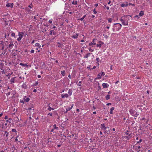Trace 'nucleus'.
<instances>
[{"label":"nucleus","instance_id":"nucleus-1","mask_svg":"<svg viewBox=\"0 0 152 152\" xmlns=\"http://www.w3.org/2000/svg\"><path fill=\"white\" fill-rule=\"evenodd\" d=\"M131 17L129 15H126L121 17L120 20L122 24L124 26L128 25V21L129 20V17Z\"/></svg>","mask_w":152,"mask_h":152},{"label":"nucleus","instance_id":"nucleus-2","mask_svg":"<svg viewBox=\"0 0 152 152\" xmlns=\"http://www.w3.org/2000/svg\"><path fill=\"white\" fill-rule=\"evenodd\" d=\"M113 27V31H118L121 28L122 25L119 23H115L114 24Z\"/></svg>","mask_w":152,"mask_h":152},{"label":"nucleus","instance_id":"nucleus-3","mask_svg":"<svg viewBox=\"0 0 152 152\" xmlns=\"http://www.w3.org/2000/svg\"><path fill=\"white\" fill-rule=\"evenodd\" d=\"M104 75L105 73L103 72L99 73L97 75V79H100L101 78V77L104 76Z\"/></svg>","mask_w":152,"mask_h":152},{"label":"nucleus","instance_id":"nucleus-4","mask_svg":"<svg viewBox=\"0 0 152 152\" xmlns=\"http://www.w3.org/2000/svg\"><path fill=\"white\" fill-rule=\"evenodd\" d=\"M97 39H93L92 40V42H91V43H90L89 44V45L90 46H91L92 45H95L96 44V41Z\"/></svg>","mask_w":152,"mask_h":152},{"label":"nucleus","instance_id":"nucleus-5","mask_svg":"<svg viewBox=\"0 0 152 152\" xmlns=\"http://www.w3.org/2000/svg\"><path fill=\"white\" fill-rule=\"evenodd\" d=\"M57 32L56 31H55L53 30L50 31V35H55L56 34Z\"/></svg>","mask_w":152,"mask_h":152},{"label":"nucleus","instance_id":"nucleus-6","mask_svg":"<svg viewBox=\"0 0 152 152\" xmlns=\"http://www.w3.org/2000/svg\"><path fill=\"white\" fill-rule=\"evenodd\" d=\"M14 46V44L12 42H11L10 44L8 45L7 48H11Z\"/></svg>","mask_w":152,"mask_h":152},{"label":"nucleus","instance_id":"nucleus-7","mask_svg":"<svg viewBox=\"0 0 152 152\" xmlns=\"http://www.w3.org/2000/svg\"><path fill=\"white\" fill-rule=\"evenodd\" d=\"M103 87L104 88H108L109 86V85L107 83H103L102 84Z\"/></svg>","mask_w":152,"mask_h":152},{"label":"nucleus","instance_id":"nucleus-8","mask_svg":"<svg viewBox=\"0 0 152 152\" xmlns=\"http://www.w3.org/2000/svg\"><path fill=\"white\" fill-rule=\"evenodd\" d=\"M69 95L67 94H62L61 95V97L62 98H64L65 97L68 98L69 97Z\"/></svg>","mask_w":152,"mask_h":152},{"label":"nucleus","instance_id":"nucleus-9","mask_svg":"<svg viewBox=\"0 0 152 152\" xmlns=\"http://www.w3.org/2000/svg\"><path fill=\"white\" fill-rule=\"evenodd\" d=\"M6 7H10L11 8H12V7H13V4L12 3L11 4L10 3H8L6 4Z\"/></svg>","mask_w":152,"mask_h":152},{"label":"nucleus","instance_id":"nucleus-10","mask_svg":"<svg viewBox=\"0 0 152 152\" xmlns=\"http://www.w3.org/2000/svg\"><path fill=\"white\" fill-rule=\"evenodd\" d=\"M79 35L78 34H76L74 35L73 36H71L72 38L74 39H77V38L78 37Z\"/></svg>","mask_w":152,"mask_h":152},{"label":"nucleus","instance_id":"nucleus-11","mask_svg":"<svg viewBox=\"0 0 152 152\" xmlns=\"http://www.w3.org/2000/svg\"><path fill=\"white\" fill-rule=\"evenodd\" d=\"M101 125L102 127V128L103 129L105 130H106L107 128H109L108 127H105L104 124H101Z\"/></svg>","mask_w":152,"mask_h":152},{"label":"nucleus","instance_id":"nucleus-12","mask_svg":"<svg viewBox=\"0 0 152 152\" xmlns=\"http://www.w3.org/2000/svg\"><path fill=\"white\" fill-rule=\"evenodd\" d=\"M72 89H69L68 92V94L69 95V96H71L72 95Z\"/></svg>","mask_w":152,"mask_h":152},{"label":"nucleus","instance_id":"nucleus-13","mask_svg":"<svg viewBox=\"0 0 152 152\" xmlns=\"http://www.w3.org/2000/svg\"><path fill=\"white\" fill-rule=\"evenodd\" d=\"M24 100L26 102H28L29 101L30 99L28 97H25L24 99Z\"/></svg>","mask_w":152,"mask_h":152},{"label":"nucleus","instance_id":"nucleus-14","mask_svg":"<svg viewBox=\"0 0 152 152\" xmlns=\"http://www.w3.org/2000/svg\"><path fill=\"white\" fill-rule=\"evenodd\" d=\"M91 54H92V53H88L86 55L84 58H88L89 56H90Z\"/></svg>","mask_w":152,"mask_h":152},{"label":"nucleus","instance_id":"nucleus-15","mask_svg":"<svg viewBox=\"0 0 152 152\" xmlns=\"http://www.w3.org/2000/svg\"><path fill=\"white\" fill-rule=\"evenodd\" d=\"M15 78V77H12L11 78V80H10V83L11 84H12L14 83V79Z\"/></svg>","mask_w":152,"mask_h":152},{"label":"nucleus","instance_id":"nucleus-16","mask_svg":"<svg viewBox=\"0 0 152 152\" xmlns=\"http://www.w3.org/2000/svg\"><path fill=\"white\" fill-rule=\"evenodd\" d=\"M144 14L143 11H141L139 13V15L141 17L144 15Z\"/></svg>","mask_w":152,"mask_h":152},{"label":"nucleus","instance_id":"nucleus-17","mask_svg":"<svg viewBox=\"0 0 152 152\" xmlns=\"http://www.w3.org/2000/svg\"><path fill=\"white\" fill-rule=\"evenodd\" d=\"M21 87L24 89H26L27 88V86L26 83H23L22 86Z\"/></svg>","mask_w":152,"mask_h":152},{"label":"nucleus","instance_id":"nucleus-18","mask_svg":"<svg viewBox=\"0 0 152 152\" xmlns=\"http://www.w3.org/2000/svg\"><path fill=\"white\" fill-rule=\"evenodd\" d=\"M110 95L109 94L105 96V99L107 100H108L110 99Z\"/></svg>","mask_w":152,"mask_h":152},{"label":"nucleus","instance_id":"nucleus-19","mask_svg":"<svg viewBox=\"0 0 152 152\" xmlns=\"http://www.w3.org/2000/svg\"><path fill=\"white\" fill-rule=\"evenodd\" d=\"M73 106V104H72L71 105V107H69L68 108H66V110L67 111L70 110H71Z\"/></svg>","mask_w":152,"mask_h":152},{"label":"nucleus","instance_id":"nucleus-20","mask_svg":"<svg viewBox=\"0 0 152 152\" xmlns=\"http://www.w3.org/2000/svg\"><path fill=\"white\" fill-rule=\"evenodd\" d=\"M86 16V15H84L82 18H80V19H78V20H83L85 18Z\"/></svg>","mask_w":152,"mask_h":152},{"label":"nucleus","instance_id":"nucleus-21","mask_svg":"<svg viewBox=\"0 0 152 152\" xmlns=\"http://www.w3.org/2000/svg\"><path fill=\"white\" fill-rule=\"evenodd\" d=\"M20 65L23 66H26L27 67L28 66V65H27V64H23L22 63H20Z\"/></svg>","mask_w":152,"mask_h":152},{"label":"nucleus","instance_id":"nucleus-22","mask_svg":"<svg viewBox=\"0 0 152 152\" xmlns=\"http://www.w3.org/2000/svg\"><path fill=\"white\" fill-rule=\"evenodd\" d=\"M35 46L39 48H40L41 47V45L38 43H36L35 44Z\"/></svg>","mask_w":152,"mask_h":152},{"label":"nucleus","instance_id":"nucleus-23","mask_svg":"<svg viewBox=\"0 0 152 152\" xmlns=\"http://www.w3.org/2000/svg\"><path fill=\"white\" fill-rule=\"evenodd\" d=\"M12 32L11 35L12 36L14 37L15 38H16L17 37V36H15V34L13 32Z\"/></svg>","mask_w":152,"mask_h":152},{"label":"nucleus","instance_id":"nucleus-24","mask_svg":"<svg viewBox=\"0 0 152 152\" xmlns=\"http://www.w3.org/2000/svg\"><path fill=\"white\" fill-rule=\"evenodd\" d=\"M65 70H64L63 71H61V75L63 76H64L65 75Z\"/></svg>","mask_w":152,"mask_h":152},{"label":"nucleus","instance_id":"nucleus-25","mask_svg":"<svg viewBox=\"0 0 152 152\" xmlns=\"http://www.w3.org/2000/svg\"><path fill=\"white\" fill-rule=\"evenodd\" d=\"M131 137L132 135L131 134H129L128 136L126 137V139L127 140H129L130 138Z\"/></svg>","mask_w":152,"mask_h":152},{"label":"nucleus","instance_id":"nucleus-26","mask_svg":"<svg viewBox=\"0 0 152 152\" xmlns=\"http://www.w3.org/2000/svg\"><path fill=\"white\" fill-rule=\"evenodd\" d=\"M18 36H19V37H20L21 38H22V37H23V36L22 34H21L20 32H19L18 33Z\"/></svg>","mask_w":152,"mask_h":152},{"label":"nucleus","instance_id":"nucleus-27","mask_svg":"<svg viewBox=\"0 0 152 152\" xmlns=\"http://www.w3.org/2000/svg\"><path fill=\"white\" fill-rule=\"evenodd\" d=\"M54 109V108H51L50 106H49V107H48V110L50 111H51L52 110H53Z\"/></svg>","mask_w":152,"mask_h":152},{"label":"nucleus","instance_id":"nucleus-28","mask_svg":"<svg viewBox=\"0 0 152 152\" xmlns=\"http://www.w3.org/2000/svg\"><path fill=\"white\" fill-rule=\"evenodd\" d=\"M127 5H126L124 4H121V6L122 7H124L126 6Z\"/></svg>","mask_w":152,"mask_h":152},{"label":"nucleus","instance_id":"nucleus-29","mask_svg":"<svg viewBox=\"0 0 152 152\" xmlns=\"http://www.w3.org/2000/svg\"><path fill=\"white\" fill-rule=\"evenodd\" d=\"M72 4H74V5H76V4H77V1H73L72 2Z\"/></svg>","mask_w":152,"mask_h":152},{"label":"nucleus","instance_id":"nucleus-30","mask_svg":"<svg viewBox=\"0 0 152 152\" xmlns=\"http://www.w3.org/2000/svg\"><path fill=\"white\" fill-rule=\"evenodd\" d=\"M5 134H6V136L7 137L9 133L7 132L6 131L5 132Z\"/></svg>","mask_w":152,"mask_h":152},{"label":"nucleus","instance_id":"nucleus-31","mask_svg":"<svg viewBox=\"0 0 152 152\" xmlns=\"http://www.w3.org/2000/svg\"><path fill=\"white\" fill-rule=\"evenodd\" d=\"M96 45L97 47H99L100 48L102 46V45L101 44H97Z\"/></svg>","mask_w":152,"mask_h":152},{"label":"nucleus","instance_id":"nucleus-32","mask_svg":"<svg viewBox=\"0 0 152 152\" xmlns=\"http://www.w3.org/2000/svg\"><path fill=\"white\" fill-rule=\"evenodd\" d=\"M11 118H10L8 119L6 121H7V122H8L10 123H11Z\"/></svg>","mask_w":152,"mask_h":152},{"label":"nucleus","instance_id":"nucleus-33","mask_svg":"<svg viewBox=\"0 0 152 152\" xmlns=\"http://www.w3.org/2000/svg\"><path fill=\"white\" fill-rule=\"evenodd\" d=\"M129 131L128 130H127L125 132V134L127 135H129L130 134H129Z\"/></svg>","mask_w":152,"mask_h":152},{"label":"nucleus","instance_id":"nucleus-34","mask_svg":"<svg viewBox=\"0 0 152 152\" xmlns=\"http://www.w3.org/2000/svg\"><path fill=\"white\" fill-rule=\"evenodd\" d=\"M7 19L5 18H1V20L4 21L5 22L6 21Z\"/></svg>","mask_w":152,"mask_h":152},{"label":"nucleus","instance_id":"nucleus-35","mask_svg":"<svg viewBox=\"0 0 152 152\" xmlns=\"http://www.w3.org/2000/svg\"><path fill=\"white\" fill-rule=\"evenodd\" d=\"M112 20V19L111 18L108 19V21L109 23H111Z\"/></svg>","mask_w":152,"mask_h":152},{"label":"nucleus","instance_id":"nucleus-36","mask_svg":"<svg viewBox=\"0 0 152 152\" xmlns=\"http://www.w3.org/2000/svg\"><path fill=\"white\" fill-rule=\"evenodd\" d=\"M53 127H54V129H58V127L56 126V124H54L53 125Z\"/></svg>","mask_w":152,"mask_h":152},{"label":"nucleus","instance_id":"nucleus-37","mask_svg":"<svg viewBox=\"0 0 152 152\" xmlns=\"http://www.w3.org/2000/svg\"><path fill=\"white\" fill-rule=\"evenodd\" d=\"M12 132H17L16 130L15 129H12Z\"/></svg>","mask_w":152,"mask_h":152},{"label":"nucleus","instance_id":"nucleus-38","mask_svg":"<svg viewBox=\"0 0 152 152\" xmlns=\"http://www.w3.org/2000/svg\"><path fill=\"white\" fill-rule=\"evenodd\" d=\"M98 43L99 44H101L102 45L103 44H104L103 42L101 41H99Z\"/></svg>","mask_w":152,"mask_h":152},{"label":"nucleus","instance_id":"nucleus-39","mask_svg":"<svg viewBox=\"0 0 152 152\" xmlns=\"http://www.w3.org/2000/svg\"><path fill=\"white\" fill-rule=\"evenodd\" d=\"M81 83H82L81 81H80L79 82V84H78V85L79 86H81Z\"/></svg>","mask_w":152,"mask_h":152},{"label":"nucleus","instance_id":"nucleus-40","mask_svg":"<svg viewBox=\"0 0 152 152\" xmlns=\"http://www.w3.org/2000/svg\"><path fill=\"white\" fill-rule=\"evenodd\" d=\"M96 61H97V63H99V58H96Z\"/></svg>","mask_w":152,"mask_h":152},{"label":"nucleus","instance_id":"nucleus-41","mask_svg":"<svg viewBox=\"0 0 152 152\" xmlns=\"http://www.w3.org/2000/svg\"><path fill=\"white\" fill-rule=\"evenodd\" d=\"M135 114L134 115V116L135 117H137V116L139 115V114L136 112Z\"/></svg>","mask_w":152,"mask_h":152},{"label":"nucleus","instance_id":"nucleus-42","mask_svg":"<svg viewBox=\"0 0 152 152\" xmlns=\"http://www.w3.org/2000/svg\"><path fill=\"white\" fill-rule=\"evenodd\" d=\"M88 49H89V50L90 51H91V52H93V51H94V50H93V49H92L91 48H89Z\"/></svg>","mask_w":152,"mask_h":152},{"label":"nucleus","instance_id":"nucleus-43","mask_svg":"<svg viewBox=\"0 0 152 152\" xmlns=\"http://www.w3.org/2000/svg\"><path fill=\"white\" fill-rule=\"evenodd\" d=\"M8 14L7 13L6 14H4L3 13V15H2V17H4L5 16H7L8 15Z\"/></svg>","mask_w":152,"mask_h":152},{"label":"nucleus","instance_id":"nucleus-44","mask_svg":"<svg viewBox=\"0 0 152 152\" xmlns=\"http://www.w3.org/2000/svg\"><path fill=\"white\" fill-rule=\"evenodd\" d=\"M33 108H31V107H29V108H28V110H33Z\"/></svg>","mask_w":152,"mask_h":152},{"label":"nucleus","instance_id":"nucleus-45","mask_svg":"<svg viewBox=\"0 0 152 152\" xmlns=\"http://www.w3.org/2000/svg\"><path fill=\"white\" fill-rule=\"evenodd\" d=\"M93 12H94V14H96L97 13V12L96 11H95V9H94L93 10Z\"/></svg>","mask_w":152,"mask_h":152},{"label":"nucleus","instance_id":"nucleus-46","mask_svg":"<svg viewBox=\"0 0 152 152\" xmlns=\"http://www.w3.org/2000/svg\"><path fill=\"white\" fill-rule=\"evenodd\" d=\"M53 28H54L55 29V31H56V30H57V28H56V27L55 26H54L53 27Z\"/></svg>","mask_w":152,"mask_h":152},{"label":"nucleus","instance_id":"nucleus-47","mask_svg":"<svg viewBox=\"0 0 152 152\" xmlns=\"http://www.w3.org/2000/svg\"><path fill=\"white\" fill-rule=\"evenodd\" d=\"M21 39V38H20V37H19L18 38H17V40L18 41H20Z\"/></svg>","mask_w":152,"mask_h":152},{"label":"nucleus","instance_id":"nucleus-48","mask_svg":"<svg viewBox=\"0 0 152 152\" xmlns=\"http://www.w3.org/2000/svg\"><path fill=\"white\" fill-rule=\"evenodd\" d=\"M114 109V107H111L110 109V111H112Z\"/></svg>","mask_w":152,"mask_h":152},{"label":"nucleus","instance_id":"nucleus-49","mask_svg":"<svg viewBox=\"0 0 152 152\" xmlns=\"http://www.w3.org/2000/svg\"><path fill=\"white\" fill-rule=\"evenodd\" d=\"M38 84V82H36L35 83V84H34V85H35V86H37V85Z\"/></svg>","mask_w":152,"mask_h":152},{"label":"nucleus","instance_id":"nucleus-50","mask_svg":"<svg viewBox=\"0 0 152 152\" xmlns=\"http://www.w3.org/2000/svg\"><path fill=\"white\" fill-rule=\"evenodd\" d=\"M34 50H31V53H34Z\"/></svg>","mask_w":152,"mask_h":152},{"label":"nucleus","instance_id":"nucleus-51","mask_svg":"<svg viewBox=\"0 0 152 152\" xmlns=\"http://www.w3.org/2000/svg\"><path fill=\"white\" fill-rule=\"evenodd\" d=\"M142 140L141 139H140L139 140V141L137 142V143H140L142 141Z\"/></svg>","mask_w":152,"mask_h":152},{"label":"nucleus","instance_id":"nucleus-52","mask_svg":"<svg viewBox=\"0 0 152 152\" xmlns=\"http://www.w3.org/2000/svg\"><path fill=\"white\" fill-rule=\"evenodd\" d=\"M52 20H49V22L50 23H52Z\"/></svg>","mask_w":152,"mask_h":152},{"label":"nucleus","instance_id":"nucleus-53","mask_svg":"<svg viewBox=\"0 0 152 152\" xmlns=\"http://www.w3.org/2000/svg\"><path fill=\"white\" fill-rule=\"evenodd\" d=\"M8 118V116L7 115L5 116L4 117V119H7Z\"/></svg>","mask_w":152,"mask_h":152},{"label":"nucleus","instance_id":"nucleus-54","mask_svg":"<svg viewBox=\"0 0 152 152\" xmlns=\"http://www.w3.org/2000/svg\"><path fill=\"white\" fill-rule=\"evenodd\" d=\"M41 77V76L40 75H38V76H37V77L38 78H40Z\"/></svg>","mask_w":152,"mask_h":152},{"label":"nucleus","instance_id":"nucleus-55","mask_svg":"<svg viewBox=\"0 0 152 152\" xmlns=\"http://www.w3.org/2000/svg\"><path fill=\"white\" fill-rule=\"evenodd\" d=\"M96 68V66H94L91 69H95Z\"/></svg>","mask_w":152,"mask_h":152},{"label":"nucleus","instance_id":"nucleus-56","mask_svg":"<svg viewBox=\"0 0 152 152\" xmlns=\"http://www.w3.org/2000/svg\"><path fill=\"white\" fill-rule=\"evenodd\" d=\"M48 115H50V116H52V114L51 113H49L48 114Z\"/></svg>","mask_w":152,"mask_h":152},{"label":"nucleus","instance_id":"nucleus-57","mask_svg":"<svg viewBox=\"0 0 152 152\" xmlns=\"http://www.w3.org/2000/svg\"><path fill=\"white\" fill-rule=\"evenodd\" d=\"M119 82V80H118V81H117L116 82H115V84H117V83H118V82Z\"/></svg>","mask_w":152,"mask_h":152},{"label":"nucleus","instance_id":"nucleus-58","mask_svg":"<svg viewBox=\"0 0 152 152\" xmlns=\"http://www.w3.org/2000/svg\"><path fill=\"white\" fill-rule=\"evenodd\" d=\"M37 90L36 89H34V90L33 92H37Z\"/></svg>","mask_w":152,"mask_h":152},{"label":"nucleus","instance_id":"nucleus-59","mask_svg":"<svg viewBox=\"0 0 152 152\" xmlns=\"http://www.w3.org/2000/svg\"><path fill=\"white\" fill-rule=\"evenodd\" d=\"M20 102L24 103V102H23V100H20Z\"/></svg>","mask_w":152,"mask_h":152},{"label":"nucleus","instance_id":"nucleus-60","mask_svg":"<svg viewBox=\"0 0 152 152\" xmlns=\"http://www.w3.org/2000/svg\"><path fill=\"white\" fill-rule=\"evenodd\" d=\"M10 92H8V93L6 94V95H7V96L9 95H10Z\"/></svg>","mask_w":152,"mask_h":152},{"label":"nucleus","instance_id":"nucleus-61","mask_svg":"<svg viewBox=\"0 0 152 152\" xmlns=\"http://www.w3.org/2000/svg\"><path fill=\"white\" fill-rule=\"evenodd\" d=\"M28 7L30 8H32V7L31 6V5H30L28 6Z\"/></svg>","mask_w":152,"mask_h":152},{"label":"nucleus","instance_id":"nucleus-62","mask_svg":"<svg viewBox=\"0 0 152 152\" xmlns=\"http://www.w3.org/2000/svg\"><path fill=\"white\" fill-rule=\"evenodd\" d=\"M111 104V103H107V105H110Z\"/></svg>","mask_w":152,"mask_h":152},{"label":"nucleus","instance_id":"nucleus-63","mask_svg":"<svg viewBox=\"0 0 152 152\" xmlns=\"http://www.w3.org/2000/svg\"><path fill=\"white\" fill-rule=\"evenodd\" d=\"M135 17H137L138 18H139V17H138V15H136L135 16Z\"/></svg>","mask_w":152,"mask_h":152},{"label":"nucleus","instance_id":"nucleus-64","mask_svg":"<svg viewBox=\"0 0 152 152\" xmlns=\"http://www.w3.org/2000/svg\"><path fill=\"white\" fill-rule=\"evenodd\" d=\"M150 151V150H148L147 151H146V152H149Z\"/></svg>","mask_w":152,"mask_h":152}]
</instances>
